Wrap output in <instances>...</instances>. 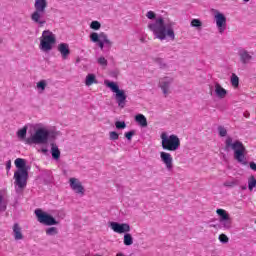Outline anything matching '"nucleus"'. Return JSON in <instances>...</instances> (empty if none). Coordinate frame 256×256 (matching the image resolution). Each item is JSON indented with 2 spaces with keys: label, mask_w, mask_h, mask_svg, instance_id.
<instances>
[{
  "label": "nucleus",
  "mask_w": 256,
  "mask_h": 256,
  "mask_svg": "<svg viewBox=\"0 0 256 256\" xmlns=\"http://www.w3.org/2000/svg\"><path fill=\"white\" fill-rule=\"evenodd\" d=\"M13 233L14 239H16V241H20L21 239H23V233H21V227L19 226V224H14Z\"/></svg>",
  "instance_id": "412c9836"
},
{
  "label": "nucleus",
  "mask_w": 256,
  "mask_h": 256,
  "mask_svg": "<svg viewBox=\"0 0 256 256\" xmlns=\"http://www.w3.org/2000/svg\"><path fill=\"white\" fill-rule=\"evenodd\" d=\"M171 83H173V78L163 77L159 81V87L162 90L165 97L169 93V87H171Z\"/></svg>",
  "instance_id": "2eb2a0df"
},
{
  "label": "nucleus",
  "mask_w": 256,
  "mask_h": 256,
  "mask_svg": "<svg viewBox=\"0 0 256 256\" xmlns=\"http://www.w3.org/2000/svg\"><path fill=\"white\" fill-rule=\"evenodd\" d=\"M98 64L101 65L102 67H107L108 65L107 59H105V57L98 58Z\"/></svg>",
  "instance_id": "e433bc0d"
},
{
  "label": "nucleus",
  "mask_w": 256,
  "mask_h": 256,
  "mask_svg": "<svg viewBox=\"0 0 256 256\" xmlns=\"http://www.w3.org/2000/svg\"><path fill=\"white\" fill-rule=\"evenodd\" d=\"M17 135L19 139H25V137H27V127H23L22 129L18 130Z\"/></svg>",
  "instance_id": "c756f323"
},
{
  "label": "nucleus",
  "mask_w": 256,
  "mask_h": 256,
  "mask_svg": "<svg viewBox=\"0 0 256 256\" xmlns=\"http://www.w3.org/2000/svg\"><path fill=\"white\" fill-rule=\"evenodd\" d=\"M51 155L56 161H59L61 158V150H59V146L55 143L51 144Z\"/></svg>",
  "instance_id": "6ab92c4d"
},
{
  "label": "nucleus",
  "mask_w": 256,
  "mask_h": 256,
  "mask_svg": "<svg viewBox=\"0 0 256 256\" xmlns=\"http://www.w3.org/2000/svg\"><path fill=\"white\" fill-rule=\"evenodd\" d=\"M115 127L116 129H125L127 127V124H125V121H116Z\"/></svg>",
  "instance_id": "473e14b6"
},
{
  "label": "nucleus",
  "mask_w": 256,
  "mask_h": 256,
  "mask_svg": "<svg viewBox=\"0 0 256 256\" xmlns=\"http://www.w3.org/2000/svg\"><path fill=\"white\" fill-rule=\"evenodd\" d=\"M34 9L35 11H46L47 0H35Z\"/></svg>",
  "instance_id": "aec40b11"
},
{
  "label": "nucleus",
  "mask_w": 256,
  "mask_h": 256,
  "mask_svg": "<svg viewBox=\"0 0 256 256\" xmlns=\"http://www.w3.org/2000/svg\"><path fill=\"white\" fill-rule=\"evenodd\" d=\"M90 41H92V43H98V47L101 49V51H103L105 45H108V47L113 45V42L109 39V36H107L105 32H92L90 34Z\"/></svg>",
  "instance_id": "6e6552de"
},
{
  "label": "nucleus",
  "mask_w": 256,
  "mask_h": 256,
  "mask_svg": "<svg viewBox=\"0 0 256 256\" xmlns=\"http://www.w3.org/2000/svg\"><path fill=\"white\" fill-rule=\"evenodd\" d=\"M239 57L241 63H243V65H247V63H250L251 60L253 59V52L249 53V51L247 50H240Z\"/></svg>",
  "instance_id": "dca6fc26"
},
{
  "label": "nucleus",
  "mask_w": 256,
  "mask_h": 256,
  "mask_svg": "<svg viewBox=\"0 0 256 256\" xmlns=\"http://www.w3.org/2000/svg\"><path fill=\"white\" fill-rule=\"evenodd\" d=\"M124 135L128 141H131V139H133V135H135V131L126 132Z\"/></svg>",
  "instance_id": "ea45409f"
},
{
  "label": "nucleus",
  "mask_w": 256,
  "mask_h": 256,
  "mask_svg": "<svg viewBox=\"0 0 256 256\" xmlns=\"http://www.w3.org/2000/svg\"><path fill=\"white\" fill-rule=\"evenodd\" d=\"M90 29H94V31H99L101 29V23L99 21H92L90 24Z\"/></svg>",
  "instance_id": "7c9ffc66"
},
{
  "label": "nucleus",
  "mask_w": 256,
  "mask_h": 256,
  "mask_svg": "<svg viewBox=\"0 0 256 256\" xmlns=\"http://www.w3.org/2000/svg\"><path fill=\"white\" fill-rule=\"evenodd\" d=\"M218 132H219L220 137L227 136V129H225V127H223V126L218 127Z\"/></svg>",
  "instance_id": "f704fd0d"
},
{
  "label": "nucleus",
  "mask_w": 256,
  "mask_h": 256,
  "mask_svg": "<svg viewBox=\"0 0 256 256\" xmlns=\"http://www.w3.org/2000/svg\"><path fill=\"white\" fill-rule=\"evenodd\" d=\"M69 185L72 191L76 192L78 195H85V187L79 179L72 177L69 179Z\"/></svg>",
  "instance_id": "f8f14e48"
},
{
  "label": "nucleus",
  "mask_w": 256,
  "mask_h": 256,
  "mask_svg": "<svg viewBox=\"0 0 256 256\" xmlns=\"http://www.w3.org/2000/svg\"><path fill=\"white\" fill-rule=\"evenodd\" d=\"M246 3H249V0H244Z\"/></svg>",
  "instance_id": "49530a36"
},
{
  "label": "nucleus",
  "mask_w": 256,
  "mask_h": 256,
  "mask_svg": "<svg viewBox=\"0 0 256 256\" xmlns=\"http://www.w3.org/2000/svg\"><path fill=\"white\" fill-rule=\"evenodd\" d=\"M110 228L114 233H118L119 235L131 231V226L127 223L110 222Z\"/></svg>",
  "instance_id": "9b49d317"
},
{
  "label": "nucleus",
  "mask_w": 256,
  "mask_h": 256,
  "mask_svg": "<svg viewBox=\"0 0 256 256\" xmlns=\"http://www.w3.org/2000/svg\"><path fill=\"white\" fill-rule=\"evenodd\" d=\"M245 117H249V114H246Z\"/></svg>",
  "instance_id": "de8ad7c7"
},
{
  "label": "nucleus",
  "mask_w": 256,
  "mask_h": 256,
  "mask_svg": "<svg viewBox=\"0 0 256 256\" xmlns=\"http://www.w3.org/2000/svg\"><path fill=\"white\" fill-rule=\"evenodd\" d=\"M216 213L217 215H219L220 221H225L229 219V215L227 214V211L225 209H217Z\"/></svg>",
  "instance_id": "b1692460"
},
{
  "label": "nucleus",
  "mask_w": 256,
  "mask_h": 256,
  "mask_svg": "<svg viewBox=\"0 0 256 256\" xmlns=\"http://www.w3.org/2000/svg\"><path fill=\"white\" fill-rule=\"evenodd\" d=\"M226 149H232L234 151V159L241 163V165H247V148L243 145V142L236 140L233 142V138L227 137L225 141Z\"/></svg>",
  "instance_id": "7ed1b4c3"
},
{
  "label": "nucleus",
  "mask_w": 256,
  "mask_h": 256,
  "mask_svg": "<svg viewBox=\"0 0 256 256\" xmlns=\"http://www.w3.org/2000/svg\"><path fill=\"white\" fill-rule=\"evenodd\" d=\"M256 187V179L255 176H250L248 178V189L249 191H253V188Z\"/></svg>",
  "instance_id": "cd10ccee"
},
{
  "label": "nucleus",
  "mask_w": 256,
  "mask_h": 256,
  "mask_svg": "<svg viewBox=\"0 0 256 256\" xmlns=\"http://www.w3.org/2000/svg\"><path fill=\"white\" fill-rule=\"evenodd\" d=\"M30 17L31 21L36 23L38 27H43L47 23V20L45 19V11L35 10Z\"/></svg>",
  "instance_id": "9d476101"
},
{
  "label": "nucleus",
  "mask_w": 256,
  "mask_h": 256,
  "mask_svg": "<svg viewBox=\"0 0 256 256\" xmlns=\"http://www.w3.org/2000/svg\"><path fill=\"white\" fill-rule=\"evenodd\" d=\"M6 171H11V160L6 162Z\"/></svg>",
  "instance_id": "79ce46f5"
},
{
  "label": "nucleus",
  "mask_w": 256,
  "mask_h": 256,
  "mask_svg": "<svg viewBox=\"0 0 256 256\" xmlns=\"http://www.w3.org/2000/svg\"><path fill=\"white\" fill-rule=\"evenodd\" d=\"M191 25H192V27H201L202 23H201V20H199V19H193L191 21Z\"/></svg>",
  "instance_id": "58836bf2"
},
{
  "label": "nucleus",
  "mask_w": 256,
  "mask_h": 256,
  "mask_svg": "<svg viewBox=\"0 0 256 256\" xmlns=\"http://www.w3.org/2000/svg\"><path fill=\"white\" fill-rule=\"evenodd\" d=\"M124 245H126L127 247L131 246L133 244V236L129 233H126L124 235V241H123Z\"/></svg>",
  "instance_id": "a878e982"
},
{
  "label": "nucleus",
  "mask_w": 256,
  "mask_h": 256,
  "mask_svg": "<svg viewBox=\"0 0 256 256\" xmlns=\"http://www.w3.org/2000/svg\"><path fill=\"white\" fill-rule=\"evenodd\" d=\"M215 20H216V25L219 29V33H223L227 27V18L225 15H223L221 12H216L215 14Z\"/></svg>",
  "instance_id": "ddd939ff"
},
{
  "label": "nucleus",
  "mask_w": 256,
  "mask_h": 256,
  "mask_svg": "<svg viewBox=\"0 0 256 256\" xmlns=\"http://www.w3.org/2000/svg\"><path fill=\"white\" fill-rule=\"evenodd\" d=\"M57 43V38L55 34L49 30H44L40 38V49L41 51L47 52L53 49V45Z\"/></svg>",
  "instance_id": "39448f33"
},
{
  "label": "nucleus",
  "mask_w": 256,
  "mask_h": 256,
  "mask_svg": "<svg viewBox=\"0 0 256 256\" xmlns=\"http://www.w3.org/2000/svg\"><path fill=\"white\" fill-rule=\"evenodd\" d=\"M41 152H42V153H47V148H43V149L41 150Z\"/></svg>",
  "instance_id": "c03bdc74"
},
{
  "label": "nucleus",
  "mask_w": 256,
  "mask_h": 256,
  "mask_svg": "<svg viewBox=\"0 0 256 256\" xmlns=\"http://www.w3.org/2000/svg\"><path fill=\"white\" fill-rule=\"evenodd\" d=\"M160 159L164 163L168 171H171V169H173V156H171V153L160 152Z\"/></svg>",
  "instance_id": "4468645a"
},
{
  "label": "nucleus",
  "mask_w": 256,
  "mask_h": 256,
  "mask_svg": "<svg viewBox=\"0 0 256 256\" xmlns=\"http://www.w3.org/2000/svg\"><path fill=\"white\" fill-rule=\"evenodd\" d=\"M231 84H232V87H239V76L236 75L235 73L232 74L231 76Z\"/></svg>",
  "instance_id": "c85d7f7f"
},
{
  "label": "nucleus",
  "mask_w": 256,
  "mask_h": 256,
  "mask_svg": "<svg viewBox=\"0 0 256 256\" xmlns=\"http://www.w3.org/2000/svg\"><path fill=\"white\" fill-rule=\"evenodd\" d=\"M35 215L37 217L38 223H41L42 225H58L59 222L53 218V216L47 214L46 212H43L42 209H36Z\"/></svg>",
  "instance_id": "1a4fd4ad"
},
{
  "label": "nucleus",
  "mask_w": 256,
  "mask_h": 256,
  "mask_svg": "<svg viewBox=\"0 0 256 256\" xmlns=\"http://www.w3.org/2000/svg\"><path fill=\"white\" fill-rule=\"evenodd\" d=\"M36 87L41 93L46 89L47 87V81L46 80H40L39 82L36 83Z\"/></svg>",
  "instance_id": "bb28decb"
},
{
  "label": "nucleus",
  "mask_w": 256,
  "mask_h": 256,
  "mask_svg": "<svg viewBox=\"0 0 256 256\" xmlns=\"http://www.w3.org/2000/svg\"><path fill=\"white\" fill-rule=\"evenodd\" d=\"M239 185V180L232 178L230 180H227L223 183L224 187H237Z\"/></svg>",
  "instance_id": "393cba45"
},
{
  "label": "nucleus",
  "mask_w": 256,
  "mask_h": 256,
  "mask_svg": "<svg viewBox=\"0 0 256 256\" xmlns=\"http://www.w3.org/2000/svg\"><path fill=\"white\" fill-rule=\"evenodd\" d=\"M47 141H49V130L40 128L36 130L32 137L27 138L25 143L26 145H33V143L36 145H41L47 143Z\"/></svg>",
  "instance_id": "423d86ee"
},
{
  "label": "nucleus",
  "mask_w": 256,
  "mask_h": 256,
  "mask_svg": "<svg viewBox=\"0 0 256 256\" xmlns=\"http://www.w3.org/2000/svg\"><path fill=\"white\" fill-rule=\"evenodd\" d=\"M93 84H97V78L95 77V74H88L86 76L85 85L91 87Z\"/></svg>",
  "instance_id": "5701e85b"
},
{
  "label": "nucleus",
  "mask_w": 256,
  "mask_h": 256,
  "mask_svg": "<svg viewBox=\"0 0 256 256\" xmlns=\"http://www.w3.org/2000/svg\"><path fill=\"white\" fill-rule=\"evenodd\" d=\"M95 256H101V255H99V254H96Z\"/></svg>",
  "instance_id": "09e8293b"
},
{
  "label": "nucleus",
  "mask_w": 256,
  "mask_h": 256,
  "mask_svg": "<svg viewBox=\"0 0 256 256\" xmlns=\"http://www.w3.org/2000/svg\"><path fill=\"white\" fill-rule=\"evenodd\" d=\"M116 256H125V255H123V254H121V253H118V254H116Z\"/></svg>",
  "instance_id": "a18cd8bd"
},
{
  "label": "nucleus",
  "mask_w": 256,
  "mask_h": 256,
  "mask_svg": "<svg viewBox=\"0 0 256 256\" xmlns=\"http://www.w3.org/2000/svg\"><path fill=\"white\" fill-rule=\"evenodd\" d=\"M160 138L162 149H164V151L173 152L181 147V140L179 139V136L175 134L169 136L167 135V132H162Z\"/></svg>",
  "instance_id": "20e7f679"
},
{
  "label": "nucleus",
  "mask_w": 256,
  "mask_h": 256,
  "mask_svg": "<svg viewBox=\"0 0 256 256\" xmlns=\"http://www.w3.org/2000/svg\"><path fill=\"white\" fill-rule=\"evenodd\" d=\"M135 121L140 127H147V118L143 114H138L135 116Z\"/></svg>",
  "instance_id": "4be33fe9"
},
{
  "label": "nucleus",
  "mask_w": 256,
  "mask_h": 256,
  "mask_svg": "<svg viewBox=\"0 0 256 256\" xmlns=\"http://www.w3.org/2000/svg\"><path fill=\"white\" fill-rule=\"evenodd\" d=\"M219 241L220 243H229V237H227L225 234H220Z\"/></svg>",
  "instance_id": "4c0bfd02"
},
{
  "label": "nucleus",
  "mask_w": 256,
  "mask_h": 256,
  "mask_svg": "<svg viewBox=\"0 0 256 256\" xmlns=\"http://www.w3.org/2000/svg\"><path fill=\"white\" fill-rule=\"evenodd\" d=\"M58 231L56 227H50L46 230V234L48 235H57Z\"/></svg>",
  "instance_id": "c9c22d12"
},
{
  "label": "nucleus",
  "mask_w": 256,
  "mask_h": 256,
  "mask_svg": "<svg viewBox=\"0 0 256 256\" xmlns=\"http://www.w3.org/2000/svg\"><path fill=\"white\" fill-rule=\"evenodd\" d=\"M58 51L62 55V59H67L71 55V50H69V44L61 43L58 45Z\"/></svg>",
  "instance_id": "f3484780"
},
{
  "label": "nucleus",
  "mask_w": 256,
  "mask_h": 256,
  "mask_svg": "<svg viewBox=\"0 0 256 256\" xmlns=\"http://www.w3.org/2000/svg\"><path fill=\"white\" fill-rule=\"evenodd\" d=\"M109 137L111 141H117L119 139V134L115 131L109 132Z\"/></svg>",
  "instance_id": "72a5a7b5"
},
{
  "label": "nucleus",
  "mask_w": 256,
  "mask_h": 256,
  "mask_svg": "<svg viewBox=\"0 0 256 256\" xmlns=\"http://www.w3.org/2000/svg\"><path fill=\"white\" fill-rule=\"evenodd\" d=\"M250 169H252V171H256V164H255V162H250Z\"/></svg>",
  "instance_id": "37998d69"
},
{
  "label": "nucleus",
  "mask_w": 256,
  "mask_h": 256,
  "mask_svg": "<svg viewBox=\"0 0 256 256\" xmlns=\"http://www.w3.org/2000/svg\"><path fill=\"white\" fill-rule=\"evenodd\" d=\"M14 165L18 169L16 172H14V183L19 189H25L27 187V179H29L27 161L23 158H17L14 161Z\"/></svg>",
  "instance_id": "f03ea898"
},
{
  "label": "nucleus",
  "mask_w": 256,
  "mask_h": 256,
  "mask_svg": "<svg viewBox=\"0 0 256 256\" xmlns=\"http://www.w3.org/2000/svg\"><path fill=\"white\" fill-rule=\"evenodd\" d=\"M146 17L148 19H155L156 15H155V12L153 11H148L147 14H146Z\"/></svg>",
  "instance_id": "a19ab883"
},
{
  "label": "nucleus",
  "mask_w": 256,
  "mask_h": 256,
  "mask_svg": "<svg viewBox=\"0 0 256 256\" xmlns=\"http://www.w3.org/2000/svg\"><path fill=\"white\" fill-rule=\"evenodd\" d=\"M148 28L155 35L156 39H160V41H164L167 37L175 41V31H173V28L165 25V20L162 17L157 18L155 23L149 24Z\"/></svg>",
  "instance_id": "f257e3e1"
},
{
  "label": "nucleus",
  "mask_w": 256,
  "mask_h": 256,
  "mask_svg": "<svg viewBox=\"0 0 256 256\" xmlns=\"http://www.w3.org/2000/svg\"><path fill=\"white\" fill-rule=\"evenodd\" d=\"M220 222L222 223L224 229H231V225H232L231 218H228L226 220H222Z\"/></svg>",
  "instance_id": "2f4dec72"
},
{
  "label": "nucleus",
  "mask_w": 256,
  "mask_h": 256,
  "mask_svg": "<svg viewBox=\"0 0 256 256\" xmlns=\"http://www.w3.org/2000/svg\"><path fill=\"white\" fill-rule=\"evenodd\" d=\"M215 94L219 99H225L227 97V90L219 84V82L215 83Z\"/></svg>",
  "instance_id": "a211bd4d"
},
{
  "label": "nucleus",
  "mask_w": 256,
  "mask_h": 256,
  "mask_svg": "<svg viewBox=\"0 0 256 256\" xmlns=\"http://www.w3.org/2000/svg\"><path fill=\"white\" fill-rule=\"evenodd\" d=\"M105 85L108 86L113 93H116L115 99L118 106L123 109V107H125V103H127V94H125V90L119 89V86L115 82L105 81Z\"/></svg>",
  "instance_id": "0eeeda50"
}]
</instances>
